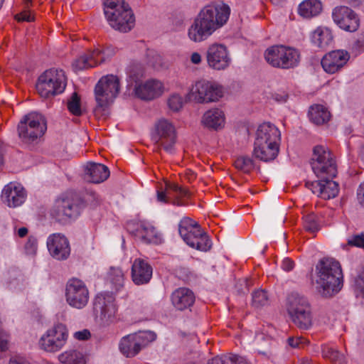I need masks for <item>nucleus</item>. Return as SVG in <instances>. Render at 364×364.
I'll use <instances>...</instances> for the list:
<instances>
[{"label":"nucleus","mask_w":364,"mask_h":364,"mask_svg":"<svg viewBox=\"0 0 364 364\" xmlns=\"http://www.w3.org/2000/svg\"><path fill=\"white\" fill-rule=\"evenodd\" d=\"M252 285V282L251 280H249L248 278H244L242 279V284H241L240 286V290L241 291L245 292V291H248L250 287Z\"/></svg>","instance_id":"e2e57ef3"},{"label":"nucleus","mask_w":364,"mask_h":364,"mask_svg":"<svg viewBox=\"0 0 364 364\" xmlns=\"http://www.w3.org/2000/svg\"><path fill=\"white\" fill-rule=\"evenodd\" d=\"M183 104L184 101L182 97L178 94L172 95L168 100L169 108L174 112H178L180 109H181Z\"/></svg>","instance_id":"09e8293b"},{"label":"nucleus","mask_w":364,"mask_h":364,"mask_svg":"<svg viewBox=\"0 0 364 364\" xmlns=\"http://www.w3.org/2000/svg\"><path fill=\"white\" fill-rule=\"evenodd\" d=\"M28 234V229L26 228H21L18 230V235L20 237H24Z\"/></svg>","instance_id":"338daca9"},{"label":"nucleus","mask_w":364,"mask_h":364,"mask_svg":"<svg viewBox=\"0 0 364 364\" xmlns=\"http://www.w3.org/2000/svg\"><path fill=\"white\" fill-rule=\"evenodd\" d=\"M318 273H342L340 262L333 257H323L316 266Z\"/></svg>","instance_id":"72a5a7b5"},{"label":"nucleus","mask_w":364,"mask_h":364,"mask_svg":"<svg viewBox=\"0 0 364 364\" xmlns=\"http://www.w3.org/2000/svg\"><path fill=\"white\" fill-rule=\"evenodd\" d=\"M357 199L359 204L364 208V182L359 186L357 190Z\"/></svg>","instance_id":"052dcab7"},{"label":"nucleus","mask_w":364,"mask_h":364,"mask_svg":"<svg viewBox=\"0 0 364 364\" xmlns=\"http://www.w3.org/2000/svg\"><path fill=\"white\" fill-rule=\"evenodd\" d=\"M187 98L190 101H195L198 103H203L205 100V80H199L192 86L190 92L187 95Z\"/></svg>","instance_id":"58836bf2"},{"label":"nucleus","mask_w":364,"mask_h":364,"mask_svg":"<svg viewBox=\"0 0 364 364\" xmlns=\"http://www.w3.org/2000/svg\"><path fill=\"white\" fill-rule=\"evenodd\" d=\"M9 364H30L26 361L20 360L18 359H11Z\"/></svg>","instance_id":"774afa93"},{"label":"nucleus","mask_w":364,"mask_h":364,"mask_svg":"<svg viewBox=\"0 0 364 364\" xmlns=\"http://www.w3.org/2000/svg\"><path fill=\"white\" fill-rule=\"evenodd\" d=\"M309 115L310 120L317 125L326 124L331 118V114L328 109L321 105H312L310 107Z\"/></svg>","instance_id":"2f4dec72"},{"label":"nucleus","mask_w":364,"mask_h":364,"mask_svg":"<svg viewBox=\"0 0 364 364\" xmlns=\"http://www.w3.org/2000/svg\"><path fill=\"white\" fill-rule=\"evenodd\" d=\"M312 289L323 298H331L343 287V274H311Z\"/></svg>","instance_id":"9d476101"},{"label":"nucleus","mask_w":364,"mask_h":364,"mask_svg":"<svg viewBox=\"0 0 364 364\" xmlns=\"http://www.w3.org/2000/svg\"><path fill=\"white\" fill-rule=\"evenodd\" d=\"M319 180L311 182V183H306V186L311 190L313 193L317 194L318 196H321V191H322V179L318 178Z\"/></svg>","instance_id":"603ef678"},{"label":"nucleus","mask_w":364,"mask_h":364,"mask_svg":"<svg viewBox=\"0 0 364 364\" xmlns=\"http://www.w3.org/2000/svg\"><path fill=\"white\" fill-rule=\"evenodd\" d=\"M178 232L188 246L200 251L205 250V232L198 223L185 217L178 224Z\"/></svg>","instance_id":"f8f14e48"},{"label":"nucleus","mask_w":364,"mask_h":364,"mask_svg":"<svg viewBox=\"0 0 364 364\" xmlns=\"http://www.w3.org/2000/svg\"><path fill=\"white\" fill-rule=\"evenodd\" d=\"M191 60L193 64H198L201 62V56L198 53H193L191 55Z\"/></svg>","instance_id":"69168bd1"},{"label":"nucleus","mask_w":364,"mask_h":364,"mask_svg":"<svg viewBox=\"0 0 364 364\" xmlns=\"http://www.w3.org/2000/svg\"><path fill=\"white\" fill-rule=\"evenodd\" d=\"M287 312L293 323L300 329L307 330L312 326L311 304L306 297L296 293L287 298Z\"/></svg>","instance_id":"7ed1b4c3"},{"label":"nucleus","mask_w":364,"mask_h":364,"mask_svg":"<svg viewBox=\"0 0 364 364\" xmlns=\"http://www.w3.org/2000/svg\"><path fill=\"white\" fill-rule=\"evenodd\" d=\"M208 364H250L243 356L230 354L228 356H215Z\"/></svg>","instance_id":"ea45409f"},{"label":"nucleus","mask_w":364,"mask_h":364,"mask_svg":"<svg viewBox=\"0 0 364 364\" xmlns=\"http://www.w3.org/2000/svg\"><path fill=\"white\" fill-rule=\"evenodd\" d=\"M205 35V14L202 9L198 18L195 19L193 24L188 30V36L190 39L195 42H200Z\"/></svg>","instance_id":"7c9ffc66"},{"label":"nucleus","mask_w":364,"mask_h":364,"mask_svg":"<svg viewBox=\"0 0 364 364\" xmlns=\"http://www.w3.org/2000/svg\"><path fill=\"white\" fill-rule=\"evenodd\" d=\"M15 18L18 21H27V22H31L34 20L33 16H31V14L27 11H23L19 14L16 15Z\"/></svg>","instance_id":"13d9d810"},{"label":"nucleus","mask_w":364,"mask_h":364,"mask_svg":"<svg viewBox=\"0 0 364 364\" xmlns=\"http://www.w3.org/2000/svg\"><path fill=\"white\" fill-rule=\"evenodd\" d=\"M134 80L136 82L135 95L141 100H151L159 97L163 92V85L159 80L151 79L144 83L138 84L137 77Z\"/></svg>","instance_id":"5701e85b"},{"label":"nucleus","mask_w":364,"mask_h":364,"mask_svg":"<svg viewBox=\"0 0 364 364\" xmlns=\"http://www.w3.org/2000/svg\"><path fill=\"white\" fill-rule=\"evenodd\" d=\"M311 166L318 178H333L337 174V165L333 153L322 145L314 148Z\"/></svg>","instance_id":"20e7f679"},{"label":"nucleus","mask_w":364,"mask_h":364,"mask_svg":"<svg viewBox=\"0 0 364 364\" xmlns=\"http://www.w3.org/2000/svg\"><path fill=\"white\" fill-rule=\"evenodd\" d=\"M9 348V336L4 331H0V349L5 351Z\"/></svg>","instance_id":"4d7b16f0"},{"label":"nucleus","mask_w":364,"mask_h":364,"mask_svg":"<svg viewBox=\"0 0 364 364\" xmlns=\"http://www.w3.org/2000/svg\"><path fill=\"white\" fill-rule=\"evenodd\" d=\"M66 302L74 309L85 308L90 300V291L85 283L76 277L70 279L65 289Z\"/></svg>","instance_id":"ddd939ff"},{"label":"nucleus","mask_w":364,"mask_h":364,"mask_svg":"<svg viewBox=\"0 0 364 364\" xmlns=\"http://www.w3.org/2000/svg\"><path fill=\"white\" fill-rule=\"evenodd\" d=\"M349 244L364 248V234L355 236L351 241H349Z\"/></svg>","instance_id":"680f3d73"},{"label":"nucleus","mask_w":364,"mask_h":364,"mask_svg":"<svg viewBox=\"0 0 364 364\" xmlns=\"http://www.w3.org/2000/svg\"><path fill=\"white\" fill-rule=\"evenodd\" d=\"M153 269L148 262L143 259H136L132 267V273H152Z\"/></svg>","instance_id":"49530a36"},{"label":"nucleus","mask_w":364,"mask_h":364,"mask_svg":"<svg viewBox=\"0 0 364 364\" xmlns=\"http://www.w3.org/2000/svg\"><path fill=\"white\" fill-rule=\"evenodd\" d=\"M206 59L210 67L215 70H224L230 63L226 48L221 44L210 46L206 53Z\"/></svg>","instance_id":"aec40b11"},{"label":"nucleus","mask_w":364,"mask_h":364,"mask_svg":"<svg viewBox=\"0 0 364 364\" xmlns=\"http://www.w3.org/2000/svg\"><path fill=\"white\" fill-rule=\"evenodd\" d=\"M288 344L294 348H301L306 346L308 341L303 337H289L287 340Z\"/></svg>","instance_id":"8fccbe9b"},{"label":"nucleus","mask_w":364,"mask_h":364,"mask_svg":"<svg viewBox=\"0 0 364 364\" xmlns=\"http://www.w3.org/2000/svg\"><path fill=\"white\" fill-rule=\"evenodd\" d=\"M235 167L244 172V173H250L254 168V162L253 160L245 156H241L238 157L234 162Z\"/></svg>","instance_id":"79ce46f5"},{"label":"nucleus","mask_w":364,"mask_h":364,"mask_svg":"<svg viewBox=\"0 0 364 364\" xmlns=\"http://www.w3.org/2000/svg\"><path fill=\"white\" fill-rule=\"evenodd\" d=\"M279 153L278 141H269L262 143H254L253 155L260 161L268 162L274 160Z\"/></svg>","instance_id":"a878e982"},{"label":"nucleus","mask_w":364,"mask_h":364,"mask_svg":"<svg viewBox=\"0 0 364 364\" xmlns=\"http://www.w3.org/2000/svg\"><path fill=\"white\" fill-rule=\"evenodd\" d=\"M225 117L223 112L218 108L206 111V127L213 130H219L224 127Z\"/></svg>","instance_id":"c85d7f7f"},{"label":"nucleus","mask_w":364,"mask_h":364,"mask_svg":"<svg viewBox=\"0 0 364 364\" xmlns=\"http://www.w3.org/2000/svg\"><path fill=\"white\" fill-rule=\"evenodd\" d=\"M322 11L320 0H304L298 8L299 14L304 18H311L319 14Z\"/></svg>","instance_id":"c756f323"},{"label":"nucleus","mask_w":364,"mask_h":364,"mask_svg":"<svg viewBox=\"0 0 364 364\" xmlns=\"http://www.w3.org/2000/svg\"><path fill=\"white\" fill-rule=\"evenodd\" d=\"M230 9L223 1H215L206 6V36L225 25L230 16Z\"/></svg>","instance_id":"dca6fc26"},{"label":"nucleus","mask_w":364,"mask_h":364,"mask_svg":"<svg viewBox=\"0 0 364 364\" xmlns=\"http://www.w3.org/2000/svg\"><path fill=\"white\" fill-rule=\"evenodd\" d=\"M281 268L284 272H291L294 269L295 263L289 257H286L282 260Z\"/></svg>","instance_id":"5fc2aeb1"},{"label":"nucleus","mask_w":364,"mask_h":364,"mask_svg":"<svg viewBox=\"0 0 364 364\" xmlns=\"http://www.w3.org/2000/svg\"><path fill=\"white\" fill-rule=\"evenodd\" d=\"M114 54V50L112 48H107L103 50L98 48L92 50V58H96L98 65L105 62Z\"/></svg>","instance_id":"de8ad7c7"},{"label":"nucleus","mask_w":364,"mask_h":364,"mask_svg":"<svg viewBox=\"0 0 364 364\" xmlns=\"http://www.w3.org/2000/svg\"><path fill=\"white\" fill-rule=\"evenodd\" d=\"M171 303L178 310L183 311L191 306L195 302V295L188 288L180 287L171 294Z\"/></svg>","instance_id":"393cba45"},{"label":"nucleus","mask_w":364,"mask_h":364,"mask_svg":"<svg viewBox=\"0 0 364 364\" xmlns=\"http://www.w3.org/2000/svg\"><path fill=\"white\" fill-rule=\"evenodd\" d=\"M155 338L156 334L150 331L130 333L122 338L119 349L126 357L132 358L137 355L143 348Z\"/></svg>","instance_id":"4468645a"},{"label":"nucleus","mask_w":364,"mask_h":364,"mask_svg":"<svg viewBox=\"0 0 364 364\" xmlns=\"http://www.w3.org/2000/svg\"><path fill=\"white\" fill-rule=\"evenodd\" d=\"M46 129L44 117L37 112H31L25 115L18 123V134L23 143L31 144L41 137Z\"/></svg>","instance_id":"423d86ee"},{"label":"nucleus","mask_w":364,"mask_h":364,"mask_svg":"<svg viewBox=\"0 0 364 364\" xmlns=\"http://www.w3.org/2000/svg\"><path fill=\"white\" fill-rule=\"evenodd\" d=\"M331 32L327 28H317L312 33V43L320 48H326L332 42Z\"/></svg>","instance_id":"473e14b6"},{"label":"nucleus","mask_w":364,"mask_h":364,"mask_svg":"<svg viewBox=\"0 0 364 364\" xmlns=\"http://www.w3.org/2000/svg\"><path fill=\"white\" fill-rule=\"evenodd\" d=\"M334 23L342 30L354 32L360 26L358 15L346 6H336L332 11Z\"/></svg>","instance_id":"a211bd4d"},{"label":"nucleus","mask_w":364,"mask_h":364,"mask_svg":"<svg viewBox=\"0 0 364 364\" xmlns=\"http://www.w3.org/2000/svg\"><path fill=\"white\" fill-rule=\"evenodd\" d=\"M92 51H90L77 58L73 63V68L75 71L87 69L98 65L96 58H92Z\"/></svg>","instance_id":"4c0bfd02"},{"label":"nucleus","mask_w":364,"mask_h":364,"mask_svg":"<svg viewBox=\"0 0 364 364\" xmlns=\"http://www.w3.org/2000/svg\"><path fill=\"white\" fill-rule=\"evenodd\" d=\"M119 79L114 75L102 77L95 87L97 106L94 109L96 117H106L107 108L112 104L119 92Z\"/></svg>","instance_id":"f257e3e1"},{"label":"nucleus","mask_w":364,"mask_h":364,"mask_svg":"<svg viewBox=\"0 0 364 364\" xmlns=\"http://www.w3.org/2000/svg\"><path fill=\"white\" fill-rule=\"evenodd\" d=\"M270 301L267 292L264 289H257L252 294L251 305L256 310L269 306Z\"/></svg>","instance_id":"e433bc0d"},{"label":"nucleus","mask_w":364,"mask_h":364,"mask_svg":"<svg viewBox=\"0 0 364 364\" xmlns=\"http://www.w3.org/2000/svg\"><path fill=\"white\" fill-rule=\"evenodd\" d=\"M136 237L142 242L146 244H159L161 242V235L152 226L142 225L136 230Z\"/></svg>","instance_id":"cd10ccee"},{"label":"nucleus","mask_w":364,"mask_h":364,"mask_svg":"<svg viewBox=\"0 0 364 364\" xmlns=\"http://www.w3.org/2000/svg\"><path fill=\"white\" fill-rule=\"evenodd\" d=\"M304 227L306 231L315 232L319 230L317 217L314 213H309L303 217Z\"/></svg>","instance_id":"a18cd8bd"},{"label":"nucleus","mask_w":364,"mask_h":364,"mask_svg":"<svg viewBox=\"0 0 364 364\" xmlns=\"http://www.w3.org/2000/svg\"><path fill=\"white\" fill-rule=\"evenodd\" d=\"M151 138L156 145L163 148L166 152L174 153L176 131L173 124L168 119L162 118L155 123Z\"/></svg>","instance_id":"1a4fd4ad"},{"label":"nucleus","mask_w":364,"mask_h":364,"mask_svg":"<svg viewBox=\"0 0 364 364\" xmlns=\"http://www.w3.org/2000/svg\"><path fill=\"white\" fill-rule=\"evenodd\" d=\"M279 140L280 132L273 124L264 122L258 127L255 142L262 144V143L279 141Z\"/></svg>","instance_id":"bb28decb"},{"label":"nucleus","mask_w":364,"mask_h":364,"mask_svg":"<svg viewBox=\"0 0 364 364\" xmlns=\"http://www.w3.org/2000/svg\"><path fill=\"white\" fill-rule=\"evenodd\" d=\"M61 364H86L85 355L77 350H68L58 355Z\"/></svg>","instance_id":"f704fd0d"},{"label":"nucleus","mask_w":364,"mask_h":364,"mask_svg":"<svg viewBox=\"0 0 364 364\" xmlns=\"http://www.w3.org/2000/svg\"><path fill=\"white\" fill-rule=\"evenodd\" d=\"M67 85V78L63 70H46L39 77L36 87L41 97L48 98L62 93Z\"/></svg>","instance_id":"39448f33"},{"label":"nucleus","mask_w":364,"mask_h":364,"mask_svg":"<svg viewBox=\"0 0 364 364\" xmlns=\"http://www.w3.org/2000/svg\"><path fill=\"white\" fill-rule=\"evenodd\" d=\"M264 58L273 67L288 69L297 65L299 53L296 49L290 47L275 46L265 51Z\"/></svg>","instance_id":"6e6552de"},{"label":"nucleus","mask_w":364,"mask_h":364,"mask_svg":"<svg viewBox=\"0 0 364 364\" xmlns=\"http://www.w3.org/2000/svg\"><path fill=\"white\" fill-rule=\"evenodd\" d=\"M109 176V171L103 164L90 162L85 167L84 178L88 182L100 183L107 180Z\"/></svg>","instance_id":"b1692460"},{"label":"nucleus","mask_w":364,"mask_h":364,"mask_svg":"<svg viewBox=\"0 0 364 364\" xmlns=\"http://www.w3.org/2000/svg\"><path fill=\"white\" fill-rule=\"evenodd\" d=\"M104 12L109 25L115 30L126 33L134 26V14L124 0H106Z\"/></svg>","instance_id":"f03ea898"},{"label":"nucleus","mask_w":364,"mask_h":364,"mask_svg":"<svg viewBox=\"0 0 364 364\" xmlns=\"http://www.w3.org/2000/svg\"><path fill=\"white\" fill-rule=\"evenodd\" d=\"M356 289L364 297V274H359L355 279Z\"/></svg>","instance_id":"6e6d98bb"},{"label":"nucleus","mask_w":364,"mask_h":364,"mask_svg":"<svg viewBox=\"0 0 364 364\" xmlns=\"http://www.w3.org/2000/svg\"><path fill=\"white\" fill-rule=\"evenodd\" d=\"M74 337L80 341L87 340L90 337V333L88 330L85 329L80 331H77L74 333Z\"/></svg>","instance_id":"bf43d9fd"},{"label":"nucleus","mask_w":364,"mask_h":364,"mask_svg":"<svg viewBox=\"0 0 364 364\" xmlns=\"http://www.w3.org/2000/svg\"><path fill=\"white\" fill-rule=\"evenodd\" d=\"M349 58L348 52L341 50H333L323 56L321 65L326 73L333 74L343 68Z\"/></svg>","instance_id":"412c9836"},{"label":"nucleus","mask_w":364,"mask_h":364,"mask_svg":"<svg viewBox=\"0 0 364 364\" xmlns=\"http://www.w3.org/2000/svg\"><path fill=\"white\" fill-rule=\"evenodd\" d=\"M95 309L101 324L109 326L120 318L115 297L110 293L99 294L95 298Z\"/></svg>","instance_id":"9b49d317"},{"label":"nucleus","mask_w":364,"mask_h":364,"mask_svg":"<svg viewBox=\"0 0 364 364\" xmlns=\"http://www.w3.org/2000/svg\"><path fill=\"white\" fill-rule=\"evenodd\" d=\"M24 188L18 184L10 183L4 186L1 193V200L10 208H16L23 204L26 199Z\"/></svg>","instance_id":"4be33fe9"},{"label":"nucleus","mask_w":364,"mask_h":364,"mask_svg":"<svg viewBox=\"0 0 364 364\" xmlns=\"http://www.w3.org/2000/svg\"><path fill=\"white\" fill-rule=\"evenodd\" d=\"M323 354L325 358L330 359L334 364H343L345 357L337 350L331 348L325 347L323 349Z\"/></svg>","instance_id":"c03bdc74"},{"label":"nucleus","mask_w":364,"mask_h":364,"mask_svg":"<svg viewBox=\"0 0 364 364\" xmlns=\"http://www.w3.org/2000/svg\"><path fill=\"white\" fill-rule=\"evenodd\" d=\"M225 95V88L215 81L206 82V102H218Z\"/></svg>","instance_id":"c9c22d12"},{"label":"nucleus","mask_w":364,"mask_h":364,"mask_svg":"<svg viewBox=\"0 0 364 364\" xmlns=\"http://www.w3.org/2000/svg\"><path fill=\"white\" fill-rule=\"evenodd\" d=\"M152 274H132V281L136 285H141L148 283Z\"/></svg>","instance_id":"864d4df0"},{"label":"nucleus","mask_w":364,"mask_h":364,"mask_svg":"<svg viewBox=\"0 0 364 364\" xmlns=\"http://www.w3.org/2000/svg\"><path fill=\"white\" fill-rule=\"evenodd\" d=\"M190 193L186 188L175 183L166 182L165 191L158 190L156 192L158 202L179 206L186 205Z\"/></svg>","instance_id":"f3484780"},{"label":"nucleus","mask_w":364,"mask_h":364,"mask_svg":"<svg viewBox=\"0 0 364 364\" xmlns=\"http://www.w3.org/2000/svg\"><path fill=\"white\" fill-rule=\"evenodd\" d=\"M322 191L321 198L323 199H330L336 197L339 191L338 184L333 181V178H321Z\"/></svg>","instance_id":"a19ab883"},{"label":"nucleus","mask_w":364,"mask_h":364,"mask_svg":"<svg viewBox=\"0 0 364 364\" xmlns=\"http://www.w3.org/2000/svg\"><path fill=\"white\" fill-rule=\"evenodd\" d=\"M355 46L360 49H364V32L358 36L355 41Z\"/></svg>","instance_id":"0e129e2a"},{"label":"nucleus","mask_w":364,"mask_h":364,"mask_svg":"<svg viewBox=\"0 0 364 364\" xmlns=\"http://www.w3.org/2000/svg\"><path fill=\"white\" fill-rule=\"evenodd\" d=\"M68 331L66 326L62 323L55 325L48 329L40 338V348L49 353L60 350L66 343Z\"/></svg>","instance_id":"2eb2a0df"},{"label":"nucleus","mask_w":364,"mask_h":364,"mask_svg":"<svg viewBox=\"0 0 364 364\" xmlns=\"http://www.w3.org/2000/svg\"><path fill=\"white\" fill-rule=\"evenodd\" d=\"M47 247L51 256L58 260L66 259L70 254L68 239L60 233H54L48 237Z\"/></svg>","instance_id":"6ab92c4d"},{"label":"nucleus","mask_w":364,"mask_h":364,"mask_svg":"<svg viewBox=\"0 0 364 364\" xmlns=\"http://www.w3.org/2000/svg\"><path fill=\"white\" fill-rule=\"evenodd\" d=\"M67 107L69 112L75 116H80L82 114L80 97L77 92H73L70 99H68Z\"/></svg>","instance_id":"37998d69"},{"label":"nucleus","mask_w":364,"mask_h":364,"mask_svg":"<svg viewBox=\"0 0 364 364\" xmlns=\"http://www.w3.org/2000/svg\"><path fill=\"white\" fill-rule=\"evenodd\" d=\"M38 247L37 240L34 237H29L25 245V250L27 255H34Z\"/></svg>","instance_id":"3c124183"},{"label":"nucleus","mask_w":364,"mask_h":364,"mask_svg":"<svg viewBox=\"0 0 364 364\" xmlns=\"http://www.w3.org/2000/svg\"><path fill=\"white\" fill-rule=\"evenodd\" d=\"M82 202L75 194H67L58 198L51 210V215L60 223L77 218L82 210Z\"/></svg>","instance_id":"0eeeda50"}]
</instances>
